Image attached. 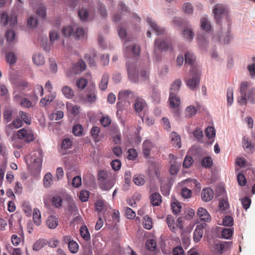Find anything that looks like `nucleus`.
Returning a JSON list of instances; mask_svg holds the SVG:
<instances>
[{
    "label": "nucleus",
    "mask_w": 255,
    "mask_h": 255,
    "mask_svg": "<svg viewBox=\"0 0 255 255\" xmlns=\"http://www.w3.org/2000/svg\"><path fill=\"white\" fill-rule=\"evenodd\" d=\"M190 75L191 77L185 81L186 84L191 90H194L199 85L200 72L196 67H192L190 71Z\"/></svg>",
    "instance_id": "nucleus-1"
},
{
    "label": "nucleus",
    "mask_w": 255,
    "mask_h": 255,
    "mask_svg": "<svg viewBox=\"0 0 255 255\" xmlns=\"http://www.w3.org/2000/svg\"><path fill=\"white\" fill-rule=\"evenodd\" d=\"M213 11L217 23L221 24V20L224 17H225L228 21H229L228 19V10L224 5L221 4H216L214 7Z\"/></svg>",
    "instance_id": "nucleus-2"
},
{
    "label": "nucleus",
    "mask_w": 255,
    "mask_h": 255,
    "mask_svg": "<svg viewBox=\"0 0 255 255\" xmlns=\"http://www.w3.org/2000/svg\"><path fill=\"white\" fill-rule=\"evenodd\" d=\"M127 69L129 80L133 83L138 82V71L137 69L136 64L128 61L127 63Z\"/></svg>",
    "instance_id": "nucleus-3"
},
{
    "label": "nucleus",
    "mask_w": 255,
    "mask_h": 255,
    "mask_svg": "<svg viewBox=\"0 0 255 255\" xmlns=\"http://www.w3.org/2000/svg\"><path fill=\"white\" fill-rule=\"evenodd\" d=\"M17 136L18 138L27 142H30L34 140L32 131L29 130H27L24 128L17 131Z\"/></svg>",
    "instance_id": "nucleus-4"
},
{
    "label": "nucleus",
    "mask_w": 255,
    "mask_h": 255,
    "mask_svg": "<svg viewBox=\"0 0 255 255\" xmlns=\"http://www.w3.org/2000/svg\"><path fill=\"white\" fill-rule=\"evenodd\" d=\"M155 49L161 51H167L172 50V43L169 41H165L158 38L154 41Z\"/></svg>",
    "instance_id": "nucleus-5"
},
{
    "label": "nucleus",
    "mask_w": 255,
    "mask_h": 255,
    "mask_svg": "<svg viewBox=\"0 0 255 255\" xmlns=\"http://www.w3.org/2000/svg\"><path fill=\"white\" fill-rule=\"evenodd\" d=\"M134 92L131 90H124L119 93L118 99L121 101H127L129 103V101L132 100L134 98Z\"/></svg>",
    "instance_id": "nucleus-6"
},
{
    "label": "nucleus",
    "mask_w": 255,
    "mask_h": 255,
    "mask_svg": "<svg viewBox=\"0 0 255 255\" xmlns=\"http://www.w3.org/2000/svg\"><path fill=\"white\" fill-rule=\"evenodd\" d=\"M0 22L3 25H6L9 22L10 26H13L17 23V19L14 15L9 17L6 13L2 12L1 14Z\"/></svg>",
    "instance_id": "nucleus-7"
},
{
    "label": "nucleus",
    "mask_w": 255,
    "mask_h": 255,
    "mask_svg": "<svg viewBox=\"0 0 255 255\" xmlns=\"http://www.w3.org/2000/svg\"><path fill=\"white\" fill-rule=\"evenodd\" d=\"M214 194V193L212 188L210 187L205 188L201 192V199L204 202H209L213 199Z\"/></svg>",
    "instance_id": "nucleus-8"
},
{
    "label": "nucleus",
    "mask_w": 255,
    "mask_h": 255,
    "mask_svg": "<svg viewBox=\"0 0 255 255\" xmlns=\"http://www.w3.org/2000/svg\"><path fill=\"white\" fill-rule=\"evenodd\" d=\"M169 157L170 159L171 163L169 169L170 173L172 175H175L179 171V167L180 164H177V162L175 161L176 157L174 156V155L170 154L169 155Z\"/></svg>",
    "instance_id": "nucleus-9"
},
{
    "label": "nucleus",
    "mask_w": 255,
    "mask_h": 255,
    "mask_svg": "<svg viewBox=\"0 0 255 255\" xmlns=\"http://www.w3.org/2000/svg\"><path fill=\"white\" fill-rule=\"evenodd\" d=\"M169 101L172 108H177L180 104V99L174 93L170 92Z\"/></svg>",
    "instance_id": "nucleus-10"
},
{
    "label": "nucleus",
    "mask_w": 255,
    "mask_h": 255,
    "mask_svg": "<svg viewBox=\"0 0 255 255\" xmlns=\"http://www.w3.org/2000/svg\"><path fill=\"white\" fill-rule=\"evenodd\" d=\"M86 65L85 62L83 60L80 59L77 63L73 65L72 72L74 74H77L84 71L86 69Z\"/></svg>",
    "instance_id": "nucleus-11"
},
{
    "label": "nucleus",
    "mask_w": 255,
    "mask_h": 255,
    "mask_svg": "<svg viewBox=\"0 0 255 255\" xmlns=\"http://www.w3.org/2000/svg\"><path fill=\"white\" fill-rule=\"evenodd\" d=\"M147 21L150 25L151 28L155 31L157 35L163 34L164 32V29L160 27L151 18L147 17Z\"/></svg>",
    "instance_id": "nucleus-12"
},
{
    "label": "nucleus",
    "mask_w": 255,
    "mask_h": 255,
    "mask_svg": "<svg viewBox=\"0 0 255 255\" xmlns=\"http://www.w3.org/2000/svg\"><path fill=\"white\" fill-rule=\"evenodd\" d=\"M147 105L145 101L141 98H137L135 100L134 108L136 113H140L146 108Z\"/></svg>",
    "instance_id": "nucleus-13"
},
{
    "label": "nucleus",
    "mask_w": 255,
    "mask_h": 255,
    "mask_svg": "<svg viewBox=\"0 0 255 255\" xmlns=\"http://www.w3.org/2000/svg\"><path fill=\"white\" fill-rule=\"evenodd\" d=\"M204 228V226L202 225L197 226L193 235V239L195 242L198 243L201 240L203 235Z\"/></svg>",
    "instance_id": "nucleus-14"
},
{
    "label": "nucleus",
    "mask_w": 255,
    "mask_h": 255,
    "mask_svg": "<svg viewBox=\"0 0 255 255\" xmlns=\"http://www.w3.org/2000/svg\"><path fill=\"white\" fill-rule=\"evenodd\" d=\"M58 218L55 215H51L48 217L46 224L47 226L51 229H55L58 225Z\"/></svg>",
    "instance_id": "nucleus-15"
},
{
    "label": "nucleus",
    "mask_w": 255,
    "mask_h": 255,
    "mask_svg": "<svg viewBox=\"0 0 255 255\" xmlns=\"http://www.w3.org/2000/svg\"><path fill=\"white\" fill-rule=\"evenodd\" d=\"M170 137L171 138V144L174 147L177 148L181 147V138L179 134L175 132H172L170 134Z\"/></svg>",
    "instance_id": "nucleus-16"
},
{
    "label": "nucleus",
    "mask_w": 255,
    "mask_h": 255,
    "mask_svg": "<svg viewBox=\"0 0 255 255\" xmlns=\"http://www.w3.org/2000/svg\"><path fill=\"white\" fill-rule=\"evenodd\" d=\"M115 183V180L111 177L100 183L99 186L102 189L108 191L113 187Z\"/></svg>",
    "instance_id": "nucleus-17"
},
{
    "label": "nucleus",
    "mask_w": 255,
    "mask_h": 255,
    "mask_svg": "<svg viewBox=\"0 0 255 255\" xmlns=\"http://www.w3.org/2000/svg\"><path fill=\"white\" fill-rule=\"evenodd\" d=\"M197 214L201 221L208 222L211 220L210 215L205 208H199Z\"/></svg>",
    "instance_id": "nucleus-18"
},
{
    "label": "nucleus",
    "mask_w": 255,
    "mask_h": 255,
    "mask_svg": "<svg viewBox=\"0 0 255 255\" xmlns=\"http://www.w3.org/2000/svg\"><path fill=\"white\" fill-rule=\"evenodd\" d=\"M97 92L95 88L91 89L89 92H88L85 101L87 103H93L97 100Z\"/></svg>",
    "instance_id": "nucleus-19"
},
{
    "label": "nucleus",
    "mask_w": 255,
    "mask_h": 255,
    "mask_svg": "<svg viewBox=\"0 0 255 255\" xmlns=\"http://www.w3.org/2000/svg\"><path fill=\"white\" fill-rule=\"evenodd\" d=\"M56 97V93L55 92L51 93L48 96H45L42 98L40 101V106L45 107L51 102H52Z\"/></svg>",
    "instance_id": "nucleus-20"
},
{
    "label": "nucleus",
    "mask_w": 255,
    "mask_h": 255,
    "mask_svg": "<svg viewBox=\"0 0 255 255\" xmlns=\"http://www.w3.org/2000/svg\"><path fill=\"white\" fill-rule=\"evenodd\" d=\"M66 109L69 113L76 116L80 113L81 107L79 106L74 105L70 103L66 104Z\"/></svg>",
    "instance_id": "nucleus-21"
},
{
    "label": "nucleus",
    "mask_w": 255,
    "mask_h": 255,
    "mask_svg": "<svg viewBox=\"0 0 255 255\" xmlns=\"http://www.w3.org/2000/svg\"><path fill=\"white\" fill-rule=\"evenodd\" d=\"M72 140L69 138H66L62 140L60 152L63 155L66 154V150L72 147Z\"/></svg>",
    "instance_id": "nucleus-22"
},
{
    "label": "nucleus",
    "mask_w": 255,
    "mask_h": 255,
    "mask_svg": "<svg viewBox=\"0 0 255 255\" xmlns=\"http://www.w3.org/2000/svg\"><path fill=\"white\" fill-rule=\"evenodd\" d=\"M150 203L154 206H158L162 202L161 196L159 193L155 192L150 196Z\"/></svg>",
    "instance_id": "nucleus-23"
},
{
    "label": "nucleus",
    "mask_w": 255,
    "mask_h": 255,
    "mask_svg": "<svg viewBox=\"0 0 255 255\" xmlns=\"http://www.w3.org/2000/svg\"><path fill=\"white\" fill-rule=\"evenodd\" d=\"M130 51L135 56H138L140 51V47L138 45H131L130 46H127L125 50L126 57H128V53Z\"/></svg>",
    "instance_id": "nucleus-24"
},
{
    "label": "nucleus",
    "mask_w": 255,
    "mask_h": 255,
    "mask_svg": "<svg viewBox=\"0 0 255 255\" xmlns=\"http://www.w3.org/2000/svg\"><path fill=\"white\" fill-rule=\"evenodd\" d=\"M231 244V243L228 242H225L220 244H216L215 250H216L218 253L220 254H222L223 251L226 249H228L230 247Z\"/></svg>",
    "instance_id": "nucleus-25"
},
{
    "label": "nucleus",
    "mask_w": 255,
    "mask_h": 255,
    "mask_svg": "<svg viewBox=\"0 0 255 255\" xmlns=\"http://www.w3.org/2000/svg\"><path fill=\"white\" fill-rule=\"evenodd\" d=\"M152 147V143L150 140H146L143 143V153L145 157L150 154V150Z\"/></svg>",
    "instance_id": "nucleus-26"
},
{
    "label": "nucleus",
    "mask_w": 255,
    "mask_h": 255,
    "mask_svg": "<svg viewBox=\"0 0 255 255\" xmlns=\"http://www.w3.org/2000/svg\"><path fill=\"white\" fill-rule=\"evenodd\" d=\"M196 57L191 52H187L185 54V64L190 65L191 68L194 67L193 64L194 63ZM192 69V68H191Z\"/></svg>",
    "instance_id": "nucleus-27"
},
{
    "label": "nucleus",
    "mask_w": 255,
    "mask_h": 255,
    "mask_svg": "<svg viewBox=\"0 0 255 255\" xmlns=\"http://www.w3.org/2000/svg\"><path fill=\"white\" fill-rule=\"evenodd\" d=\"M109 80V76L107 74H105L103 75L102 80L99 84V87L102 91L106 90L108 84Z\"/></svg>",
    "instance_id": "nucleus-28"
},
{
    "label": "nucleus",
    "mask_w": 255,
    "mask_h": 255,
    "mask_svg": "<svg viewBox=\"0 0 255 255\" xmlns=\"http://www.w3.org/2000/svg\"><path fill=\"white\" fill-rule=\"evenodd\" d=\"M80 234L85 241H88L90 240V234L86 226L83 225L81 227Z\"/></svg>",
    "instance_id": "nucleus-29"
},
{
    "label": "nucleus",
    "mask_w": 255,
    "mask_h": 255,
    "mask_svg": "<svg viewBox=\"0 0 255 255\" xmlns=\"http://www.w3.org/2000/svg\"><path fill=\"white\" fill-rule=\"evenodd\" d=\"M33 220L36 226H39L41 224V213L39 209L36 208L33 209Z\"/></svg>",
    "instance_id": "nucleus-30"
},
{
    "label": "nucleus",
    "mask_w": 255,
    "mask_h": 255,
    "mask_svg": "<svg viewBox=\"0 0 255 255\" xmlns=\"http://www.w3.org/2000/svg\"><path fill=\"white\" fill-rule=\"evenodd\" d=\"M42 155L41 151L40 150L36 151L31 156V161L34 163L40 165L41 163Z\"/></svg>",
    "instance_id": "nucleus-31"
},
{
    "label": "nucleus",
    "mask_w": 255,
    "mask_h": 255,
    "mask_svg": "<svg viewBox=\"0 0 255 255\" xmlns=\"http://www.w3.org/2000/svg\"><path fill=\"white\" fill-rule=\"evenodd\" d=\"M32 59L34 63L38 66L42 65L45 63L44 57L39 53L34 54Z\"/></svg>",
    "instance_id": "nucleus-32"
},
{
    "label": "nucleus",
    "mask_w": 255,
    "mask_h": 255,
    "mask_svg": "<svg viewBox=\"0 0 255 255\" xmlns=\"http://www.w3.org/2000/svg\"><path fill=\"white\" fill-rule=\"evenodd\" d=\"M230 27H228V29L226 33L225 36L224 34L222 35V32H221V34L220 35H218L219 37L218 38V41L221 42L223 38V43L225 44H228L230 40V31L229 30Z\"/></svg>",
    "instance_id": "nucleus-33"
},
{
    "label": "nucleus",
    "mask_w": 255,
    "mask_h": 255,
    "mask_svg": "<svg viewBox=\"0 0 255 255\" xmlns=\"http://www.w3.org/2000/svg\"><path fill=\"white\" fill-rule=\"evenodd\" d=\"M62 92L66 98L72 99L74 96V92L70 87L65 86L62 89Z\"/></svg>",
    "instance_id": "nucleus-34"
},
{
    "label": "nucleus",
    "mask_w": 255,
    "mask_h": 255,
    "mask_svg": "<svg viewBox=\"0 0 255 255\" xmlns=\"http://www.w3.org/2000/svg\"><path fill=\"white\" fill-rule=\"evenodd\" d=\"M166 222L168 227L172 232H176L175 223L173 217L171 215H168L166 218Z\"/></svg>",
    "instance_id": "nucleus-35"
},
{
    "label": "nucleus",
    "mask_w": 255,
    "mask_h": 255,
    "mask_svg": "<svg viewBox=\"0 0 255 255\" xmlns=\"http://www.w3.org/2000/svg\"><path fill=\"white\" fill-rule=\"evenodd\" d=\"M201 26L202 29L208 32L211 29V25L207 18L204 17L201 19Z\"/></svg>",
    "instance_id": "nucleus-36"
},
{
    "label": "nucleus",
    "mask_w": 255,
    "mask_h": 255,
    "mask_svg": "<svg viewBox=\"0 0 255 255\" xmlns=\"http://www.w3.org/2000/svg\"><path fill=\"white\" fill-rule=\"evenodd\" d=\"M19 115L22 119V121L25 122L26 124L30 125L31 123V116L28 113L23 111H20L19 112Z\"/></svg>",
    "instance_id": "nucleus-37"
},
{
    "label": "nucleus",
    "mask_w": 255,
    "mask_h": 255,
    "mask_svg": "<svg viewBox=\"0 0 255 255\" xmlns=\"http://www.w3.org/2000/svg\"><path fill=\"white\" fill-rule=\"evenodd\" d=\"M131 173L129 171H127L125 173V184L124 185V189L125 190H127L130 186L131 183Z\"/></svg>",
    "instance_id": "nucleus-38"
},
{
    "label": "nucleus",
    "mask_w": 255,
    "mask_h": 255,
    "mask_svg": "<svg viewBox=\"0 0 255 255\" xmlns=\"http://www.w3.org/2000/svg\"><path fill=\"white\" fill-rule=\"evenodd\" d=\"M182 84V82L180 79H177L175 80L174 82L171 84L170 87L171 92H175L179 91L181 86Z\"/></svg>",
    "instance_id": "nucleus-39"
},
{
    "label": "nucleus",
    "mask_w": 255,
    "mask_h": 255,
    "mask_svg": "<svg viewBox=\"0 0 255 255\" xmlns=\"http://www.w3.org/2000/svg\"><path fill=\"white\" fill-rule=\"evenodd\" d=\"M46 245V241L44 239H39L33 245V250L34 251H39L41 249Z\"/></svg>",
    "instance_id": "nucleus-40"
},
{
    "label": "nucleus",
    "mask_w": 255,
    "mask_h": 255,
    "mask_svg": "<svg viewBox=\"0 0 255 255\" xmlns=\"http://www.w3.org/2000/svg\"><path fill=\"white\" fill-rule=\"evenodd\" d=\"M106 202L102 199H99L95 203V210L98 212H101L105 207Z\"/></svg>",
    "instance_id": "nucleus-41"
},
{
    "label": "nucleus",
    "mask_w": 255,
    "mask_h": 255,
    "mask_svg": "<svg viewBox=\"0 0 255 255\" xmlns=\"http://www.w3.org/2000/svg\"><path fill=\"white\" fill-rule=\"evenodd\" d=\"M5 58L7 63L10 65L14 64L16 61V57L13 52H10L5 55Z\"/></svg>",
    "instance_id": "nucleus-42"
},
{
    "label": "nucleus",
    "mask_w": 255,
    "mask_h": 255,
    "mask_svg": "<svg viewBox=\"0 0 255 255\" xmlns=\"http://www.w3.org/2000/svg\"><path fill=\"white\" fill-rule=\"evenodd\" d=\"M52 175L50 173H47L44 176L43 179V185L45 187H49L52 183Z\"/></svg>",
    "instance_id": "nucleus-43"
},
{
    "label": "nucleus",
    "mask_w": 255,
    "mask_h": 255,
    "mask_svg": "<svg viewBox=\"0 0 255 255\" xmlns=\"http://www.w3.org/2000/svg\"><path fill=\"white\" fill-rule=\"evenodd\" d=\"M143 226L145 229L147 230H150L152 228V219L150 217L148 216L144 217L143 221Z\"/></svg>",
    "instance_id": "nucleus-44"
},
{
    "label": "nucleus",
    "mask_w": 255,
    "mask_h": 255,
    "mask_svg": "<svg viewBox=\"0 0 255 255\" xmlns=\"http://www.w3.org/2000/svg\"><path fill=\"white\" fill-rule=\"evenodd\" d=\"M202 166L206 168L211 167L213 165V160L210 157H205L201 161Z\"/></svg>",
    "instance_id": "nucleus-45"
},
{
    "label": "nucleus",
    "mask_w": 255,
    "mask_h": 255,
    "mask_svg": "<svg viewBox=\"0 0 255 255\" xmlns=\"http://www.w3.org/2000/svg\"><path fill=\"white\" fill-rule=\"evenodd\" d=\"M68 249L71 253L75 254L79 250V245L76 241L72 240L68 245Z\"/></svg>",
    "instance_id": "nucleus-46"
},
{
    "label": "nucleus",
    "mask_w": 255,
    "mask_h": 255,
    "mask_svg": "<svg viewBox=\"0 0 255 255\" xmlns=\"http://www.w3.org/2000/svg\"><path fill=\"white\" fill-rule=\"evenodd\" d=\"M73 29L72 26H66L63 27L62 29V34L65 37H69L72 34H73Z\"/></svg>",
    "instance_id": "nucleus-47"
},
{
    "label": "nucleus",
    "mask_w": 255,
    "mask_h": 255,
    "mask_svg": "<svg viewBox=\"0 0 255 255\" xmlns=\"http://www.w3.org/2000/svg\"><path fill=\"white\" fill-rule=\"evenodd\" d=\"M172 24L175 27H185L186 23L183 21L180 17H176L172 21Z\"/></svg>",
    "instance_id": "nucleus-48"
},
{
    "label": "nucleus",
    "mask_w": 255,
    "mask_h": 255,
    "mask_svg": "<svg viewBox=\"0 0 255 255\" xmlns=\"http://www.w3.org/2000/svg\"><path fill=\"white\" fill-rule=\"evenodd\" d=\"M110 177L108 175V174L106 171L104 170L100 171L98 175V180L99 182V184L103 182H104L105 180L108 179Z\"/></svg>",
    "instance_id": "nucleus-49"
},
{
    "label": "nucleus",
    "mask_w": 255,
    "mask_h": 255,
    "mask_svg": "<svg viewBox=\"0 0 255 255\" xmlns=\"http://www.w3.org/2000/svg\"><path fill=\"white\" fill-rule=\"evenodd\" d=\"M100 131V128L96 126L93 127L91 130V134L96 142L99 141L98 137L99 136Z\"/></svg>",
    "instance_id": "nucleus-50"
},
{
    "label": "nucleus",
    "mask_w": 255,
    "mask_h": 255,
    "mask_svg": "<svg viewBox=\"0 0 255 255\" xmlns=\"http://www.w3.org/2000/svg\"><path fill=\"white\" fill-rule=\"evenodd\" d=\"M85 31L83 28L79 27L75 32L73 33V37L75 39H83L84 37Z\"/></svg>",
    "instance_id": "nucleus-51"
},
{
    "label": "nucleus",
    "mask_w": 255,
    "mask_h": 255,
    "mask_svg": "<svg viewBox=\"0 0 255 255\" xmlns=\"http://www.w3.org/2000/svg\"><path fill=\"white\" fill-rule=\"evenodd\" d=\"M156 247V242L153 240H148L146 241L145 248L150 251H153Z\"/></svg>",
    "instance_id": "nucleus-52"
},
{
    "label": "nucleus",
    "mask_w": 255,
    "mask_h": 255,
    "mask_svg": "<svg viewBox=\"0 0 255 255\" xmlns=\"http://www.w3.org/2000/svg\"><path fill=\"white\" fill-rule=\"evenodd\" d=\"M197 113L196 108L193 106H188L186 109V117H191Z\"/></svg>",
    "instance_id": "nucleus-53"
},
{
    "label": "nucleus",
    "mask_w": 255,
    "mask_h": 255,
    "mask_svg": "<svg viewBox=\"0 0 255 255\" xmlns=\"http://www.w3.org/2000/svg\"><path fill=\"white\" fill-rule=\"evenodd\" d=\"M83 128L81 125H76L74 126L72 129L73 134L76 136H80L83 133Z\"/></svg>",
    "instance_id": "nucleus-54"
},
{
    "label": "nucleus",
    "mask_w": 255,
    "mask_h": 255,
    "mask_svg": "<svg viewBox=\"0 0 255 255\" xmlns=\"http://www.w3.org/2000/svg\"><path fill=\"white\" fill-rule=\"evenodd\" d=\"M205 134L208 138L214 137L216 134L215 128L212 127H208L205 129Z\"/></svg>",
    "instance_id": "nucleus-55"
},
{
    "label": "nucleus",
    "mask_w": 255,
    "mask_h": 255,
    "mask_svg": "<svg viewBox=\"0 0 255 255\" xmlns=\"http://www.w3.org/2000/svg\"><path fill=\"white\" fill-rule=\"evenodd\" d=\"M243 147L246 149H248L251 151H252L254 149V146L252 144L251 141L245 137L243 139Z\"/></svg>",
    "instance_id": "nucleus-56"
},
{
    "label": "nucleus",
    "mask_w": 255,
    "mask_h": 255,
    "mask_svg": "<svg viewBox=\"0 0 255 255\" xmlns=\"http://www.w3.org/2000/svg\"><path fill=\"white\" fill-rule=\"evenodd\" d=\"M133 181L135 184L141 186L144 184L145 180L141 175H136L134 176Z\"/></svg>",
    "instance_id": "nucleus-57"
},
{
    "label": "nucleus",
    "mask_w": 255,
    "mask_h": 255,
    "mask_svg": "<svg viewBox=\"0 0 255 255\" xmlns=\"http://www.w3.org/2000/svg\"><path fill=\"white\" fill-rule=\"evenodd\" d=\"M227 102L229 106H231L233 102V89L229 88L227 92Z\"/></svg>",
    "instance_id": "nucleus-58"
},
{
    "label": "nucleus",
    "mask_w": 255,
    "mask_h": 255,
    "mask_svg": "<svg viewBox=\"0 0 255 255\" xmlns=\"http://www.w3.org/2000/svg\"><path fill=\"white\" fill-rule=\"evenodd\" d=\"M233 231L231 229H224L222 231V237L226 239H229L233 236Z\"/></svg>",
    "instance_id": "nucleus-59"
},
{
    "label": "nucleus",
    "mask_w": 255,
    "mask_h": 255,
    "mask_svg": "<svg viewBox=\"0 0 255 255\" xmlns=\"http://www.w3.org/2000/svg\"><path fill=\"white\" fill-rule=\"evenodd\" d=\"M193 162V158L191 156H186L183 162V166L185 168H189Z\"/></svg>",
    "instance_id": "nucleus-60"
},
{
    "label": "nucleus",
    "mask_w": 255,
    "mask_h": 255,
    "mask_svg": "<svg viewBox=\"0 0 255 255\" xmlns=\"http://www.w3.org/2000/svg\"><path fill=\"white\" fill-rule=\"evenodd\" d=\"M22 210L27 216L31 215L32 209L28 203L23 202L22 205Z\"/></svg>",
    "instance_id": "nucleus-61"
},
{
    "label": "nucleus",
    "mask_w": 255,
    "mask_h": 255,
    "mask_svg": "<svg viewBox=\"0 0 255 255\" xmlns=\"http://www.w3.org/2000/svg\"><path fill=\"white\" fill-rule=\"evenodd\" d=\"M19 104L21 107L29 109L33 107L31 102L26 98H22Z\"/></svg>",
    "instance_id": "nucleus-62"
},
{
    "label": "nucleus",
    "mask_w": 255,
    "mask_h": 255,
    "mask_svg": "<svg viewBox=\"0 0 255 255\" xmlns=\"http://www.w3.org/2000/svg\"><path fill=\"white\" fill-rule=\"evenodd\" d=\"M78 15L81 20H86L88 17V11L86 8H82L78 12Z\"/></svg>",
    "instance_id": "nucleus-63"
},
{
    "label": "nucleus",
    "mask_w": 255,
    "mask_h": 255,
    "mask_svg": "<svg viewBox=\"0 0 255 255\" xmlns=\"http://www.w3.org/2000/svg\"><path fill=\"white\" fill-rule=\"evenodd\" d=\"M7 250L11 255H21L19 248H14L11 246L7 247Z\"/></svg>",
    "instance_id": "nucleus-64"
}]
</instances>
